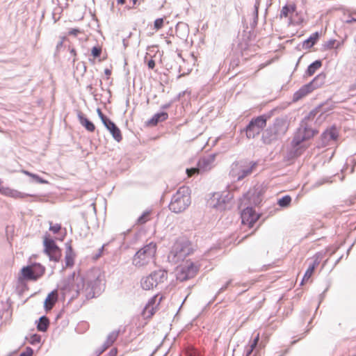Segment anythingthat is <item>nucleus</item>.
Returning <instances> with one entry per match:
<instances>
[{"instance_id": "obj_32", "label": "nucleus", "mask_w": 356, "mask_h": 356, "mask_svg": "<svg viewBox=\"0 0 356 356\" xmlns=\"http://www.w3.org/2000/svg\"><path fill=\"white\" fill-rule=\"evenodd\" d=\"M318 39V33H315L312 34L307 40H305V42L307 45L312 47L316 42Z\"/></svg>"}, {"instance_id": "obj_9", "label": "nucleus", "mask_w": 356, "mask_h": 356, "mask_svg": "<svg viewBox=\"0 0 356 356\" xmlns=\"http://www.w3.org/2000/svg\"><path fill=\"white\" fill-rule=\"evenodd\" d=\"M167 277V273L164 270H159L153 272L141 280V286L145 290H150L156 286L159 282H163Z\"/></svg>"}, {"instance_id": "obj_20", "label": "nucleus", "mask_w": 356, "mask_h": 356, "mask_svg": "<svg viewBox=\"0 0 356 356\" xmlns=\"http://www.w3.org/2000/svg\"><path fill=\"white\" fill-rule=\"evenodd\" d=\"M325 74L321 73L318 74L311 82L309 83V85L312 88L313 91L322 87L325 84Z\"/></svg>"}, {"instance_id": "obj_6", "label": "nucleus", "mask_w": 356, "mask_h": 356, "mask_svg": "<svg viewBox=\"0 0 356 356\" xmlns=\"http://www.w3.org/2000/svg\"><path fill=\"white\" fill-rule=\"evenodd\" d=\"M280 18H286L289 24H300L303 22L302 17L297 12L296 4L293 2L284 6L280 11Z\"/></svg>"}, {"instance_id": "obj_1", "label": "nucleus", "mask_w": 356, "mask_h": 356, "mask_svg": "<svg viewBox=\"0 0 356 356\" xmlns=\"http://www.w3.org/2000/svg\"><path fill=\"white\" fill-rule=\"evenodd\" d=\"M191 204L190 190L188 186L180 187L175 194L173 195L169 209L174 213H179L184 210Z\"/></svg>"}, {"instance_id": "obj_17", "label": "nucleus", "mask_w": 356, "mask_h": 356, "mask_svg": "<svg viewBox=\"0 0 356 356\" xmlns=\"http://www.w3.org/2000/svg\"><path fill=\"white\" fill-rule=\"evenodd\" d=\"M313 261L308 267L307 270H306L304 277L302 278V282H307L309 278L312 276L316 268L320 264V259L318 255H314L312 257Z\"/></svg>"}, {"instance_id": "obj_47", "label": "nucleus", "mask_w": 356, "mask_h": 356, "mask_svg": "<svg viewBox=\"0 0 356 356\" xmlns=\"http://www.w3.org/2000/svg\"><path fill=\"white\" fill-rule=\"evenodd\" d=\"M253 350H252L250 348V347L249 346V348H248V350H247V353H246V356H250L252 354V353L253 352Z\"/></svg>"}, {"instance_id": "obj_16", "label": "nucleus", "mask_w": 356, "mask_h": 356, "mask_svg": "<svg viewBox=\"0 0 356 356\" xmlns=\"http://www.w3.org/2000/svg\"><path fill=\"white\" fill-rule=\"evenodd\" d=\"M104 125L110 131L113 138L117 141L120 142L122 140V135L120 129L116 126V124L108 119L106 122H104Z\"/></svg>"}, {"instance_id": "obj_12", "label": "nucleus", "mask_w": 356, "mask_h": 356, "mask_svg": "<svg viewBox=\"0 0 356 356\" xmlns=\"http://www.w3.org/2000/svg\"><path fill=\"white\" fill-rule=\"evenodd\" d=\"M289 129V123L284 119H276L273 127H270L267 131L270 134V140L277 139V137L285 134Z\"/></svg>"}, {"instance_id": "obj_31", "label": "nucleus", "mask_w": 356, "mask_h": 356, "mask_svg": "<svg viewBox=\"0 0 356 356\" xmlns=\"http://www.w3.org/2000/svg\"><path fill=\"white\" fill-rule=\"evenodd\" d=\"M22 172L26 175H27L29 177H31L33 179H34L38 183H41V184H47V181L42 179L39 176H38L37 175L33 174V173H31V172H30L29 171H26V170H23Z\"/></svg>"}, {"instance_id": "obj_49", "label": "nucleus", "mask_w": 356, "mask_h": 356, "mask_svg": "<svg viewBox=\"0 0 356 356\" xmlns=\"http://www.w3.org/2000/svg\"><path fill=\"white\" fill-rule=\"evenodd\" d=\"M138 1V0H132L133 6H135L137 4Z\"/></svg>"}, {"instance_id": "obj_7", "label": "nucleus", "mask_w": 356, "mask_h": 356, "mask_svg": "<svg viewBox=\"0 0 356 356\" xmlns=\"http://www.w3.org/2000/svg\"><path fill=\"white\" fill-rule=\"evenodd\" d=\"M43 245L44 252L51 260L58 261L62 256L61 249L56 244L49 234H45L43 237Z\"/></svg>"}, {"instance_id": "obj_19", "label": "nucleus", "mask_w": 356, "mask_h": 356, "mask_svg": "<svg viewBox=\"0 0 356 356\" xmlns=\"http://www.w3.org/2000/svg\"><path fill=\"white\" fill-rule=\"evenodd\" d=\"M58 300V293L56 290L51 291L48 294L44 300V308L47 311L51 310Z\"/></svg>"}, {"instance_id": "obj_30", "label": "nucleus", "mask_w": 356, "mask_h": 356, "mask_svg": "<svg viewBox=\"0 0 356 356\" xmlns=\"http://www.w3.org/2000/svg\"><path fill=\"white\" fill-rule=\"evenodd\" d=\"M22 172L26 175H27L29 177H31L33 179H34L38 183H41V184H47V181L42 179L39 176H38L37 175L33 174V173H31V172H30L29 171H26V170H23Z\"/></svg>"}, {"instance_id": "obj_15", "label": "nucleus", "mask_w": 356, "mask_h": 356, "mask_svg": "<svg viewBox=\"0 0 356 356\" xmlns=\"http://www.w3.org/2000/svg\"><path fill=\"white\" fill-rule=\"evenodd\" d=\"M257 166V163L256 162H248L245 163L243 165L240 166V170L237 173L238 179H242L248 175H250Z\"/></svg>"}, {"instance_id": "obj_26", "label": "nucleus", "mask_w": 356, "mask_h": 356, "mask_svg": "<svg viewBox=\"0 0 356 356\" xmlns=\"http://www.w3.org/2000/svg\"><path fill=\"white\" fill-rule=\"evenodd\" d=\"M322 66V62L321 60H316L309 65L306 74L308 76H312L317 70Z\"/></svg>"}, {"instance_id": "obj_37", "label": "nucleus", "mask_w": 356, "mask_h": 356, "mask_svg": "<svg viewBox=\"0 0 356 356\" xmlns=\"http://www.w3.org/2000/svg\"><path fill=\"white\" fill-rule=\"evenodd\" d=\"M65 262L67 266H72L74 264V258L71 253H67L65 256Z\"/></svg>"}, {"instance_id": "obj_50", "label": "nucleus", "mask_w": 356, "mask_h": 356, "mask_svg": "<svg viewBox=\"0 0 356 356\" xmlns=\"http://www.w3.org/2000/svg\"><path fill=\"white\" fill-rule=\"evenodd\" d=\"M63 45V41H61L57 46V47H61Z\"/></svg>"}, {"instance_id": "obj_35", "label": "nucleus", "mask_w": 356, "mask_h": 356, "mask_svg": "<svg viewBox=\"0 0 356 356\" xmlns=\"http://www.w3.org/2000/svg\"><path fill=\"white\" fill-rule=\"evenodd\" d=\"M92 55L94 58H97L101 55L102 47L99 46L94 47L91 51Z\"/></svg>"}, {"instance_id": "obj_2", "label": "nucleus", "mask_w": 356, "mask_h": 356, "mask_svg": "<svg viewBox=\"0 0 356 356\" xmlns=\"http://www.w3.org/2000/svg\"><path fill=\"white\" fill-rule=\"evenodd\" d=\"M156 244L151 242L140 248L134 256L133 264L136 267H143L155 259Z\"/></svg>"}, {"instance_id": "obj_38", "label": "nucleus", "mask_w": 356, "mask_h": 356, "mask_svg": "<svg viewBox=\"0 0 356 356\" xmlns=\"http://www.w3.org/2000/svg\"><path fill=\"white\" fill-rule=\"evenodd\" d=\"M41 337L38 334H33L30 338V343L32 344L39 343L40 342Z\"/></svg>"}, {"instance_id": "obj_29", "label": "nucleus", "mask_w": 356, "mask_h": 356, "mask_svg": "<svg viewBox=\"0 0 356 356\" xmlns=\"http://www.w3.org/2000/svg\"><path fill=\"white\" fill-rule=\"evenodd\" d=\"M291 197L289 195H285L280 198L277 204L281 207H287L291 204Z\"/></svg>"}, {"instance_id": "obj_4", "label": "nucleus", "mask_w": 356, "mask_h": 356, "mask_svg": "<svg viewBox=\"0 0 356 356\" xmlns=\"http://www.w3.org/2000/svg\"><path fill=\"white\" fill-rule=\"evenodd\" d=\"M200 267L198 264L186 260L177 267L176 277L181 282L192 279L197 274Z\"/></svg>"}, {"instance_id": "obj_14", "label": "nucleus", "mask_w": 356, "mask_h": 356, "mask_svg": "<svg viewBox=\"0 0 356 356\" xmlns=\"http://www.w3.org/2000/svg\"><path fill=\"white\" fill-rule=\"evenodd\" d=\"M157 298H158V295L154 296V297H152L150 299V300L146 305V307L144 309L143 312V314L145 318H151L154 314V313L157 309V306L160 304V302L162 300V296H161L159 298V301H158L156 305L155 306Z\"/></svg>"}, {"instance_id": "obj_3", "label": "nucleus", "mask_w": 356, "mask_h": 356, "mask_svg": "<svg viewBox=\"0 0 356 356\" xmlns=\"http://www.w3.org/2000/svg\"><path fill=\"white\" fill-rule=\"evenodd\" d=\"M195 250L192 243L186 237H179L176 240L170 250V255L174 259H179L184 258Z\"/></svg>"}, {"instance_id": "obj_22", "label": "nucleus", "mask_w": 356, "mask_h": 356, "mask_svg": "<svg viewBox=\"0 0 356 356\" xmlns=\"http://www.w3.org/2000/svg\"><path fill=\"white\" fill-rule=\"evenodd\" d=\"M213 161V157L211 156L201 159L197 163V166L200 168V172H204L210 170L212 167Z\"/></svg>"}, {"instance_id": "obj_40", "label": "nucleus", "mask_w": 356, "mask_h": 356, "mask_svg": "<svg viewBox=\"0 0 356 356\" xmlns=\"http://www.w3.org/2000/svg\"><path fill=\"white\" fill-rule=\"evenodd\" d=\"M97 112L102 123L104 124V122H106L108 120V118L103 114L100 108H97Z\"/></svg>"}, {"instance_id": "obj_44", "label": "nucleus", "mask_w": 356, "mask_h": 356, "mask_svg": "<svg viewBox=\"0 0 356 356\" xmlns=\"http://www.w3.org/2000/svg\"><path fill=\"white\" fill-rule=\"evenodd\" d=\"M80 33V31L77 29H72L69 31L70 35H77Z\"/></svg>"}, {"instance_id": "obj_13", "label": "nucleus", "mask_w": 356, "mask_h": 356, "mask_svg": "<svg viewBox=\"0 0 356 356\" xmlns=\"http://www.w3.org/2000/svg\"><path fill=\"white\" fill-rule=\"evenodd\" d=\"M339 136V131L335 127L326 129L321 136L323 145H328L332 141H336Z\"/></svg>"}, {"instance_id": "obj_48", "label": "nucleus", "mask_w": 356, "mask_h": 356, "mask_svg": "<svg viewBox=\"0 0 356 356\" xmlns=\"http://www.w3.org/2000/svg\"><path fill=\"white\" fill-rule=\"evenodd\" d=\"M117 2H118V4L123 5V4L125 3L126 0H117Z\"/></svg>"}, {"instance_id": "obj_39", "label": "nucleus", "mask_w": 356, "mask_h": 356, "mask_svg": "<svg viewBox=\"0 0 356 356\" xmlns=\"http://www.w3.org/2000/svg\"><path fill=\"white\" fill-rule=\"evenodd\" d=\"M259 333H257L255 338L253 339V341L251 342V344L250 345V347L252 350H254V348L257 347L258 342L259 341Z\"/></svg>"}, {"instance_id": "obj_36", "label": "nucleus", "mask_w": 356, "mask_h": 356, "mask_svg": "<svg viewBox=\"0 0 356 356\" xmlns=\"http://www.w3.org/2000/svg\"><path fill=\"white\" fill-rule=\"evenodd\" d=\"M200 172L198 166L197 168H192L186 170V174L188 177H191L195 174H199Z\"/></svg>"}, {"instance_id": "obj_10", "label": "nucleus", "mask_w": 356, "mask_h": 356, "mask_svg": "<svg viewBox=\"0 0 356 356\" xmlns=\"http://www.w3.org/2000/svg\"><path fill=\"white\" fill-rule=\"evenodd\" d=\"M317 133L316 130L312 128L301 126L293 138V143L294 146H299L302 143L312 138Z\"/></svg>"}, {"instance_id": "obj_8", "label": "nucleus", "mask_w": 356, "mask_h": 356, "mask_svg": "<svg viewBox=\"0 0 356 356\" xmlns=\"http://www.w3.org/2000/svg\"><path fill=\"white\" fill-rule=\"evenodd\" d=\"M267 118L260 115L253 118L245 129L246 136L248 138H254L258 136L261 131L266 127Z\"/></svg>"}, {"instance_id": "obj_25", "label": "nucleus", "mask_w": 356, "mask_h": 356, "mask_svg": "<svg viewBox=\"0 0 356 356\" xmlns=\"http://www.w3.org/2000/svg\"><path fill=\"white\" fill-rule=\"evenodd\" d=\"M0 193L4 195L13 197L15 198H23L24 197V195H22L21 193L13 191L7 187H0Z\"/></svg>"}, {"instance_id": "obj_11", "label": "nucleus", "mask_w": 356, "mask_h": 356, "mask_svg": "<svg viewBox=\"0 0 356 356\" xmlns=\"http://www.w3.org/2000/svg\"><path fill=\"white\" fill-rule=\"evenodd\" d=\"M259 218L260 214L252 207H247L242 210L241 213V223L243 225L248 226L249 228L253 227Z\"/></svg>"}, {"instance_id": "obj_43", "label": "nucleus", "mask_w": 356, "mask_h": 356, "mask_svg": "<svg viewBox=\"0 0 356 356\" xmlns=\"http://www.w3.org/2000/svg\"><path fill=\"white\" fill-rule=\"evenodd\" d=\"M117 355H118V349L116 348H113L110 350L108 356H117Z\"/></svg>"}, {"instance_id": "obj_5", "label": "nucleus", "mask_w": 356, "mask_h": 356, "mask_svg": "<svg viewBox=\"0 0 356 356\" xmlns=\"http://www.w3.org/2000/svg\"><path fill=\"white\" fill-rule=\"evenodd\" d=\"M45 273V267L39 263L24 266L20 270V281H36Z\"/></svg>"}, {"instance_id": "obj_46", "label": "nucleus", "mask_w": 356, "mask_h": 356, "mask_svg": "<svg viewBox=\"0 0 356 356\" xmlns=\"http://www.w3.org/2000/svg\"><path fill=\"white\" fill-rule=\"evenodd\" d=\"M70 53L74 56V61L76 60V51L74 49H72L70 50Z\"/></svg>"}, {"instance_id": "obj_24", "label": "nucleus", "mask_w": 356, "mask_h": 356, "mask_svg": "<svg viewBox=\"0 0 356 356\" xmlns=\"http://www.w3.org/2000/svg\"><path fill=\"white\" fill-rule=\"evenodd\" d=\"M118 337V334L111 333L110 334L105 343H104L102 348L99 350L98 355L102 354L105 350H106L110 346H111L114 342L116 341Z\"/></svg>"}, {"instance_id": "obj_18", "label": "nucleus", "mask_w": 356, "mask_h": 356, "mask_svg": "<svg viewBox=\"0 0 356 356\" xmlns=\"http://www.w3.org/2000/svg\"><path fill=\"white\" fill-rule=\"evenodd\" d=\"M313 91L309 83L302 86L293 96V102H298Z\"/></svg>"}, {"instance_id": "obj_42", "label": "nucleus", "mask_w": 356, "mask_h": 356, "mask_svg": "<svg viewBox=\"0 0 356 356\" xmlns=\"http://www.w3.org/2000/svg\"><path fill=\"white\" fill-rule=\"evenodd\" d=\"M155 65H156L155 61L152 58H151L150 60H149L147 61V66L149 69H154L155 67Z\"/></svg>"}, {"instance_id": "obj_45", "label": "nucleus", "mask_w": 356, "mask_h": 356, "mask_svg": "<svg viewBox=\"0 0 356 356\" xmlns=\"http://www.w3.org/2000/svg\"><path fill=\"white\" fill-rule=\"evenodd\" d=\"M104 73L107 76V78L109 79L110 76L111 75V70L109 69H105Z\"/></svg>"}, {"instance_id": "obj_27", "label": "nucleus", "mask_w": 356, "mask_h": 356, "mask_svg": "<svg viewBox=\"0 0 356 356\" xmlns=\"http://www.w3.org/2000/svg\"><path fill=\"white\" fill-rule=\"evenodd\" d=\"M49 325V321L47 317L42 316L38 323L37 329L41 332L47 331Z\"/></svg>"}, {"instance_id": "obj_41", "label": "nucleus", "mask_w": 356, "mask_h": 356, "mask_svg": "<svg viewBox=\"0 0 356 356\" xmlns=\"http://www.w3.org/2000/svg\"><path fill=\"white\" fill-rule=\"evenodd\" d=\"M32 354H33L32 350L29 348L25 352L22 353L19 356H31Z\"/></svg>"}, {"instance_id": "obj_34", "label": "nucleus", "mask_w": 356, "mask_h": 356, "mask_svg": "<svg viewBox=\"0 0 356 356\" xmlns=\"http://www.w3.org/2000/svg\"><path fill=\"white\" fill-rule=\"evenodd\" d=\"M164 20L163 18H158L154 22V27L156 31L161 29L163 26Z\"/></svg>"}, {"instance_id": "obj_21", "label": "nucleus", "mask_w": 356, "mask_h": 356, "mask_svg": "<svg viewBox=\"0 0 356 356\" xmlns=\"http://www.w3.org/2000/svg\"><path fill=\"white\" fill-rule=\"evenodd\" d=\"M78 118L80 124L89 132H93L95 130V124L90 121L83 114L79 113Z\"/></svg>"}, {"instance_id": "obj_33", "label": "nucleus", "mask_w": 356, "mask_h": 356, "mask_svg": "<svg viewBox=\"0 0 356 356\" xmlns=\"http://www.w3.org/2000/svg\"><path fill=\"white\" fill-rule=\"evenodd\" d=\"M61 229V225L58 223L53 224L51 222H49V230L54 234L58 233Z\"/></svg>"}, {"instance_id": "obj_23", "label": "nucleus", "mask_w": 356, "mask_h": 356, "mask_svg": "<svg viewBox=\"0 0 356 356\" xmlns=\"http://www.w3.org/2000/svg\"><path fill=\"white\" fill-rule=\"evenodd\" d=\"M168 117V115L165 112H161L159 113L155 114L147 122L148 125L155 126L159 122H162L165 120Z\"/></svg>"}, {"instance_id": "obj_28", "label": "nucleus", "mask_w": 356, "mask_h": 356, "mask_svg": "<svg viewBox=\"0 0 356 356\" xmlns=\"http://www.w3.org/2000/svg\"><path fill=\"white\" fill-rule=\"evenodd\" d=\"M151 219V211H145L137 220L138 224L143 225Z\"/></svg>"}]
</instances>
